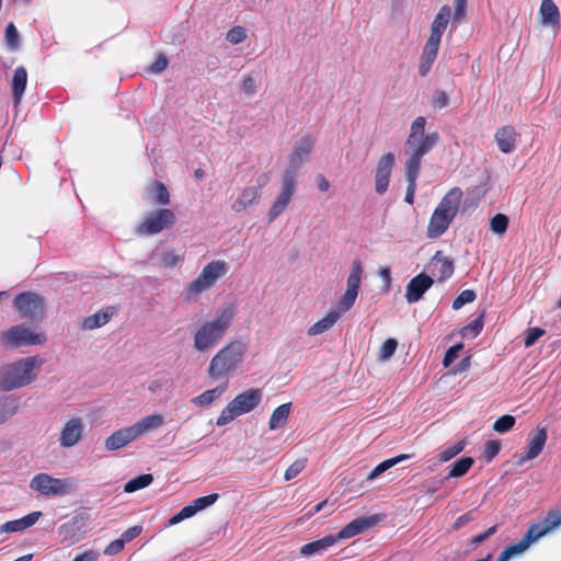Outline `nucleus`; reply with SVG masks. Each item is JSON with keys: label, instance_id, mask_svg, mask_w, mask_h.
<instances>
[{"label": "nucleus", "instance_id": "f257e3e1", "mask_svg": "<svg viewBox=\"0 0 561 561\" xmlns=\"http://www.w3.org/2000/svg\"><path fill=\"white\" fill-rule=\"evenodd\" d=\"M425 117L417 116L412 122L405 140V153L408 158L404 163V178L408 186L404 201L410 205L414 203L422 158L428 153L439 140V134L437 131L425 135Z\"/></svg>", "mask_w": 561, "mask_h": 561}, {"label": "nucleus", "instance_id": "f03ea898", "mask_svg": "<svg viewBox=\"0 0 561 561\" xmlns=\"http://www.w3.org/2000/svg\"><path fill=\"white\" fill-rule=\"evenodd\" d=\"M362 275V262L356 259L352 262L351 273L346 280V290L337 304L339 310L328 312L325 317L309 327V335H319L327 332L336 323L341 312H346L354 306L360 288Z\"/></svg>", "mask_w": 561, "mask_h": 561}, {"label": "nucleus", "instance_id": "7ed1b4c3", "mask_svg": "<svg viewBox=\"0 0 561 561\" xmlns=\"http://www.w3.org/2000/svg\"><path fill=\"white\" fill-rule=\"evenodd\" d=\"M236 313V306L230 304L215 319L204 322L194 334V348L198 352L213 348L229 330Z\"/></svg>", "mask_w": 561, "mask_h": 561}, {"label": "nucleus", "instance_id": "20e7f679", "mask_svg": "<svg viewBox=\"0 0 561 561\" xmlns=\"http://www.w3.org/2000/svg\"><path fill=\"white\" fill-rule=\"evenodd\" d=\"M462 197L463 193L459 187L450 188L443 196L430 218L426 228L428 239H437L448 230L459 211Z\"/></svg>", "mask_w": 561, "mask_h": 561}, {"label": "nucleus", "instance_id": "39448f33", "mask_svg": "<svg viewBox=\"0 0 561 561\" xmlns=\"http://www.w3.org/2000/svg\"><path fill=\"white\" fill-rule=\"evenodd\" d=\"M44 359L39 356H30L0 367V390L11 391L30 385L37 377L35 370Z\"/></svg>", "mask_w": 561, "mask_h": 561}, {"label": "nucleus", "instance_id": "423d86ee", "mask_svg": "<svg viewBox=\"0 0 561 561\" xmlns=\"http://www.w3.org/2000/svg\"><path fill=\"white\" fill-rule=\"evenodd\" d=\"M247 352L248 344L244 341H230L210 359L208 376L213 379L229 377L242 364Z\"/></svg>", "mask_w": 561, "mask_h": 561}, {"label": "nucleus", "instance_id": "0eeeda50", "mask_svg": "<svg viewBox=\"0 0 561 561\" xmlns=\"http://www.w3.org/2000/svg\"><path fill=\"white\" fill-rule=\"evenodd\" d=\"M228 272L225 261H211L202 270L201 274L192 280L183 291V297L188 302L198 300L201 294L209 290L217 280Z\"/></svg>", "mask_w": 561, "mask_h": 561}, {"label": "nucleus", "instance_id": "6e6552de", "mask_svg": "<svg viewBox=\"0 0 561 561\" xmlns=\"http://www.w3.org/2000/svg\"><path fill=\"white\" fill-rule=\"evenodd\" d=\"M262 400L260 389H248L232 399L220 412L216 421L217 426H224L232 422L239 415L253 411Z\"/></svg>", "mask_w": 561, "mask_h": 561}, {"label": "nucleus", "instance_id": "1a4fd4ad", "mask_svg": "<svg viewBox=\"0 0 561 561\" xmlns=\"http://www.w3.org/2000/svg\"><path fill=\"white\" fill-rule=\"evenodd\" d=\"M30 488L44 496H64L77 488L73 478H54L48 473H37L30 481Z\"/></svg>", "mask_w": 561, "mask_h": 561}, {"label": "nucleus", "instance_id": "9d476101", "mask_svg": "<svg viewBox=\"0 0 561 561\" xmlns=\"http://www.w3.org/2000/svg\"><path fill=\"white\" fill-rule=\"evenodd\" d=\"M47 341L44 333H36L24 324H16L0 333V344L8 348L42 345Z\"/></svg>", "mask_w": 561, "mask_h": 561}, {"label": "nucleus", "instance_id": "9b49d317", "mask_svg": "<svg viewBox=\"0 0 561 561\" xmlns=\"http://www.w3.org/2000/svg\"><path fill=\"white\" fill-rule=\"evenodd\" d=\"M296 171L293 169H286L282 174L280 192L267 214L270 222L274 221L285 211L296 193Z\"/></svg>", "mask_w": 561, "mask_h": 561}, {"label": "nucleus", "instance_id": "f8f14e48", "mask_svg": "<svg viewBox=\"0 0 561 561\" xmlns=\"http://www.w3.org/2000/svg\"><path fill=\"white\" fill-rule=\"evenodd\" d=\"M176 217L173 210L161 208L149 213L145 220L137 227L136 231L141 236L157 234L164 229H170L175 225Z\"/></svg>", "mask_w": 561, "mask_h": 561}, {"label": "nucleus", "instance_id": "ddd939ff", "mask_svg": "<svg viewBox=\"0 0 561 561\" xmlns=\"http://www.w3.org/2000/svg\"><path fill=\"white\" fill-rule=\"evenodd\" d=\"M268 172H261L255 179V185L244 187L238 198L232 203L231 209L234 213H241L248 207L259 203L262 190L270 183Z\"/></svg>", "mask_w": 561, "mask_h": 561}, {"label": "nucleus", "instance_id": "4468645a", "mask_svg": "<svg viewBox=\"0 0 561 561\" xmlns=\"http://www.w3.org/2000/svg\"><path fill=\"white\" fill-rule=\"evenodd\" d=\"M548 530L541 522L534 523L529 526L524 537L516 543L507 546L500 554L503 561L523 554L531 543L546 536Z\"/></svg>", "mask_w": 561, "mask_h": 561}, {"label": "nucleus", "instance_id": "2eb2a0df", "mask_svg": "<svg viewBox=\"0 0 561 561\" xmlns=\"http://www.w3.org/2000/svg\"><path fill=\"white\" fill-rule=\"evenodd\" d=\"M16 310L20 312L21 318L28 320H39L44 313L43 298L34 293H21L13 302Z\"/></svg>", "mask_w": 561, "mask_h": 561}, {"label": "nucleus", "instance_id": "dca6fc26", "mask_svg": "<svg viewBox=\"0 0 561 561\" xmlns=\"http://www.w3.org/2000/svg\"><path fill=\"white\" fill-rule=\"evenodd\" d=\"M89 517L85 513L75 515L69 522L64 523L58 528L61 542L67 546L75 545L83 539L88 531Z\"/></svg>", "mask_w": 561, "mask_h": 561}, {"label": "nucleus", "instance_id": "f3484780", "mask_svg": "<svg viewBox=\"0 0 561 561\" xmlns=\"http://www.w3.org/2000/svg\"><path fill=\"white\" fill-rule=\"evenodd\" d=\"M396 157L393 152H387L380 157L375 170V190L379 195L387 192L390 183Z\"/></svg>", "mask_w": 561, "mask_h": 561}, {"label": "nucleus", "instance_id": "a211bd4d", "mask_svg": "<svg viewBox=\"0 0 561 561\" xmlns=\"http://www.w3.org/2000/svg\"><path fill=\"white\" fill-rule=\"evenodd\" d=\"M547 437V430L545 427H538L530 432L527 437L526 451L519 455L518 463L523 465L538 457L546 445Z\"/></svg>", "mask_w": 561, "mask_h": 561}, {"label": "nucleus", "instance_id": "6ab92c4d", "mask_svg": "<svg viewBox=\"0 0 561 561\" xmlns=\"http://www.w3.org/2000/svg\"><path fill=\"white\" fill-rule=\"evenodd\" d=\"M84 424L80 417L68 420L60 431L59 445L70 448L77 445L83 437Z\"/></svg>", "mask_w": 561, "mask_h": 561}, {"label": "nucleus", "instance_id": "aec40b11", "mask_svg": "<svg viewBox=\"0 0 561 561\" xmlns=\"http://www.w3.org/2000/svg\"><path fill=\"white\" fill-rule=\"evenodd\" d=\"M434 280L425 273L414 276L407 285L405 299L409 304L417 302L432 287Z\"/></svg>", "mask_w": 561, "mask_h": 561}, {"label": "nucleus", "instance_id": "412c9836", "mask_svg": "<svg viewBox=\"0 0 561 561\" xmlns=\"http://www.w3.org/2000/svg\"><path fill=\"white\" fill-rule=\"evenodd\" d=\"M451 16V9L448 4H444L435 15L431 24V33L427 42L440 45L442 36L447 28Z\"/></svg>", "mask_w": 561, "mask_h": 561}, {"label": "nucleus", "instance_id": "4be33fe9", "mask_svg": "<svg viewBox=\"0 0 561 561\" xmlns=\"http://www.w3.org/2000/svg\"><path fill=\"white\" fill-rule=\"evenodd\" d=\"M313 145L314 139L310 135H305L297 140L289 156L290 165L288 169L296 171V169L301 165L306 157L311 152Z\"/></svg>", "mask_w": 561, "mask_h": 561}, {"label": "nucleus", "instance_id": "5701e85b", "mask_svg": "<svg viewBox=\"0 0 561 561\" xmlns=\"http://www.w3.org/2000/svg\"><path fill=\"white\" fill-rule=\"evenodd\" d=\"M376 524V518L374 516L370 517H358L353 519L351 523L345 525L337 534H335V538L337 542L343 539H350L356 535H359L373 527Z\"/></svg>", "mask_w": 561, "mask_h": 561}, {"label": "nucleus", "instance_id": "b1692460", "mask_svg": "<svg viewBox=\"0 0 561 561\" xmlns=\"http://www.w3.org/2000/svg\"><path fill=\"white\" fill-rule=\"evenodd\" d=\"M164 423L165 421L163 415H161L160 413H152L146 415L145 417L140 419L130 426L136 436V439H139L147 433L159 430L164 425Z\"/></svg>", "mask_w": 561, "mask_h": 561}, {"label": "nucleus", "instance_id": "393cba45", "mask_svg": "<svg viewBox=\"0 0 561 561\" xmlns=\"http://www.w3.org/2000/svg\"><path fill=\"white\" fill-rule=\"evenodd\" d=\"M137 440L131 426L122 427L113 432L105 440L104 448L108 451L118 450Z\"/></svg>", "mask_w": 561, "mask_h": 561}, {"label": "nucleus", "instance_id": "a878e982", "mask_svg": "<svg viewBox=\"0 0 561 561\" xmlns=\"http://www.w3.org/2000/svg\"><path fill=\"white\" fill-rule=\"evenodd\" d=\"M495 141L501 152L511 153L516 147L517 133L511 125L499 128L494 135Z\"/></svg>", "mask_w": 561, "mask_h": 561}, {"label": "nucleus", "instance_id": "bb28decb", "mask_svg": "<svg viewBox=\"0 0 561 561\" xmlns=\"http://www.w3.org/2000/svg\"><path fill=\"white\" fill-rule=\"evenodd\" d=\"M540 23L545 26L559 28L560 12L553 0H542L539 8Z\"/></svg>", "mask_w": 561, "mask_h": 561}, {"label": "nucleus", "instance_id": "cd10ccee", "mask_svg": "<svg viewBox=\"0 0 561 561\" xmlns=\"http://www.w3.org/2000/svg\"><path fill=\"white\" fill-rule=\"evenodd\" d=\"M42 516L41 512H32L22 518L9 520L0 526V533L23 531L32 527Z\"/></svg>", "mask_w": 561, "mask_h": 561}, {"label": "nucleus", "instance_id": "c85d7f7f", "mask_svg": "<svg viewBox=\"0 0 561 561\" xmlns=\"http://www.w3.org/2000/svg\"><path fill=\"white\" fill-rule=\"evenodd\" d=\"M115 313V308L106 307L96 311L94 314L83 319L81 323L82 330H94L105 325Z\"/></svg>", "mask_w": 561, "mask_h": 561}, {"label": "nucleus", "instance_id": "c756f323", "mask_svg": "<svg viewBox=\"0 0 561 561\" xmlns=\"http://www.w3.org/2000/svg\"><path fill=\"white\" fill-rule=\"evenodd\" d=\"M439 46L433 43H430L426 41L422 55L420 57L419 62V73L422 77H426L432 68V65L434 64L437 54H438Z\"/></svg>", "mask_w": 561, "mask_h": 561}, {"label": "nucleus", "instance_id": "7c9ffc66", "mask_svg": "<svg viewBox=\"0 0 561 561\" xmlns=\"http://www.w3.org/2000/svg\"><path fill=\"white\" fill-rule=\"evenodd\" d=\"M337 543V540L333 534L327 535L318 540L308 542L300 548L302 556L319 554L329 549L330 547Z\"/></svg>", "mask_w": 561, "mask_h": 561}, {"label": "nucleus", "instance_id": "2f4dec72", "mask_svg": "<svg viewBox=\"0 0 561 561\" xmlns=\"http://www.w3.org/2000/svg\"><path fill=\"white\" fill-rule=\"evenodd\" d=\"M27 83V71L25 67L19 66L15 68L12 78V98L14 104H19L23 96Z\"/></svg>", "mask_w": 561, "mask_h": 561}, {"label": "nucleus", "instance_id": "473e14b6", "mask_svg": "<svg viewBox=\"0 0 561 561\" xmlns=\"http://www.w3.org/2000/svg\"><path fill=\"white\" fill-rule=\"evenodd\" d=\"M291 410V402L283 403L279 407H277L268 421V427L272 431L283 428L288 420V416L290 414Z\"/></svg>", "mask_w": 561, "mask_h": 561}, {"label": "nucleus", "instance_id": "72a5a7b5", "mask_svg": "<svg viewBox=\"0 0 561 561\" xmlns=\"http://www.w3.org/2000/svg\"><path fill=\"white\" fill-rule=\"evenodd\" d=\"M433 265L438 271V280L444 282L449 278L454 273V262L447 256H443L440 251H437L432 259Z\"/></svg>", "mask_w": 561, "mask_h": 561}, {"label": "nucleus", "instance_id": "f704fd0d", "mask_svg": "<svg viewBox=\"0 0 561 561\" xmlns=\"http://www.w3.org/2000/svg\"><path fill=\"white\" fill-rule=\"evenodd\" d=\"M228 388V381H225L224 383L204 391L199 396L193 398L192 402L196 407H207L210 403H213L215 400H217Z\"/></svg>", "mask_w": 561, "mask_h": 561}, {"label": "nucleus", "instance_id": "c9c22d12", "mask_svg": "<svg viewBox=\"0 0 561 561\" xmlns=\"http://www.w3.org/2000/svg\"><path fill=\"white\" fill-rule=\"evenodd\" d=\"M473 463V458L469 456L457 459L449 466L448 478H460L465 476Z\"/></svg>", "mask_w": 561, "mask_h": 561}, {"label": "nucleus", "instance_id": "e433bc0d", "mask_svg": "<svg viewBox=\"0 0 561 561\" xmlns=\"http://www.w3.org/2000/svg\"><path fill=\"white\" fill-rule=\"evenodd\" d=\"M410 456L409 455H399L397 457H393V458H390V459H386L383 460L382 462H380L379 465H377L367 476V480H373V479H376L378 476H380L381 473H383L385 471H387L388 469L392 468L393 466H396L397 463L401 462L402 460H405L408 459Z\"/></svg>", "mask_w": 561, "mask_h": 561}, {"label": "nucleus", "instance_id": "4c0bfd02", "mask_svg": "<svg viewBox=\"0 0 561 561\" xmlns=\"http://www.w3.org/2000/svg\"><path fill=\"white\" fill-rule=\"evenodd\" d=\"M152 481H153V477L151 473H145V474L137 476L136 478L129 480L124 485V492L134 493L138 490L147 488L148 485H150L152 483Z\"/></svg>", "mask_w": 561, "mask_h": 561}, {"label": "nucleus", "instance_id": "58836bf2", "mask_svg": "<svg viewBox=\"0 0 561 561\" xmlns=\"http://www.w3.org/2000/svg\"><path fill=\"white\" fill-rule=\"evenodd\" d=\"M150 193L153 194V202L158 205H169L170 204V194L165 187V185L160 181H154L150 185Z\"/></svg>", "mask_w": 561, "mask_h": 561}, {"label": "nucleus", "instance_id": "ea45409f", "mask_svg": "<svg viewBox=\"0 0 561 561\" xmlns=\"http://www.w3.org/2000/svg\"><path fill=\"white\" fill-rule=\"evenodd\" d=\"M19 405L15 399L11 397L0 400V424L8 421L18 412Z\"/></svg>", "mask_w": 561, "mask_h": 561}, {"label": "nucleus", "instance_id": "a19ab883", "mask_svg": "<svg viewBox=\"0 0 561 561\" xmlns=\"http://www.w3.org/2000/svg\"><path fill=\"white\" fill-rule=\"evenodd\" d=\"M466 445H467L466 440H460V442L456 443L455 445L443 449L437 455L438 461H440V462L449 461L450 459L456 457L458 454H460L465 449Z\"/></svg>", "mask_w": 561, "mask_h": 561}, {"label": "nucleus", "instance_id": "79ce46f5", "mask_svg": "<svg viewBox=\"0 0 561 561\" xmlns=\"http://www.w3.org/2000/svg\"><path fill=\"white\" fill-rule=\"evenodd\" d=\"M508 217L504 214H496L490 220V229L499 236H502L506 232L508 227Z\"/></svg>", "mask_w": 561, "mask_h": 561}, {"label": "nucleus", "instance_id": "37998d69", "mask_svg": "<svg viewBox=\"0 0 561 561\" xmlns=\"http://www.w3.org/2000/svg\"><path fill=\"white\" fill-rule=\"evenodd\" d=\"M540 522L543 524L548 533L552 531L561 525V510H549L546 517Z\"/></svg>", "mask_w": 561, "mask_h": 561}, {"label": "nucleus", "instance_id": "c03bdc74", "mask_svg": "<svg viewBox=\"0 0 561 561\" xmlns=\"http://www.w3.org/2000/svg\"><path fill=\"white\" fill-rule=\"evenodd\" d=\"M515 417L510 415V414H505V415H502L500 416L494 423H493V430L500 434H503V433H506L508 432L510 430L513 428V426L515 425Z\"/></svg>", "mask_w": 561, "mask_h": 561}, {"label": "nucleus", "instance_id": "a18cd8bd", "mask_svg": "<svg viewBox=\"0 0 561 561\" xmlns=\"http://www.w3.org/2000/svg\"><path fill=\"white\" fill-rule=\"evenodd\" d=\"M477 295L472 289L462 290L453 301V309L459 310L465 305L474 301Z\"/></svg>", "mask_w": 561, "mask_h": 561}, {"label": "nucleus", "instance_id": "49530a36", "mask_svg": "<svg viewBox=\"0 0 561 561\" xmlns=\"http://www.w3.org/2000/svg\"><path fill=\"white\" fill-rule=\"evenodd\" d=\"M397 346H398V342L396 339L393 337H389L387 339L380 350H379V359L380 360H387L389 359L396 352L397 350Z\"/></svg>", "mask_w": 561, "mask_h": 561}, {"label": "nucleus", "instance_id": "de8ad7c7", "mask_svg": "<svg viewBox=\"0 0 561 561\" xmlns=\"http://www.w3.org/2000/svg\"><path fill=\"white\" fill-rule=\"evenodd\" d=\"M307 459H297L295 460L285 471L284 479L286 481H290L296 478L305 468H306Z\"/></svg>", "mask_w": 561, "mask_h": 561}, {"label": "nucleus", "instance_id": "09e8293b", "mask_svg": "<svg viewBox=\"0 0 561 561\" xmlns=\"http://www.w3.org/2000/svg\"><path fill=\"white\" fill-rule=\"evenodd\" d=\"M226 38L230 44H240L247 38L245 28L242 26H233L228 31Z\"/></svg>", "mask_w": 561, "mask_h": 561}, {"label": "nucleus", "instance_id": "8fccbe9b", "mask_svg": "<svg viewBox=\"0 0 561 561\" xmlns=\"http://www.w3.org/2000/svg\"><path fill=\"white\" fill-rule=\"evenodd\" d=\"M184 259V253L182 254H175L174 252H164L161 257L162 265L164 267H174L182 263Z\"/></svg>", "mask_w": 561, "mask_h": 561}, {"label": "nucleus", "instance_id": "3c124183", "mask_svg": "<svg viewBox=\"0 0 561 561\" xmlns=\"http://www.w3.org/2000/svg\"><path fill=\"white\" fill-rule=\"evenodd\" d=\"M219 497L218 493H211L206 496L197 497L193 501L194 506L196 507V511L199 512L210 505H213Z\"/></svg>", "mask_w": 561, "mask_h": 561}, {"label": "nucleus", "instance_id": "603ef678", "mask_svg": "<svg viewBox=\"0 0 561 561\" xmlns=\"http://www.w3.org/2000/svg\"><path fill=\"white\" fill-rule=\"evenodd\" d=\"M5 39H7V44L11 48H16L18 47V45H19V33H18V30L14 26L13 23H9L7 28H5Z\"/></svg>", "mask_w": 561, "mask_h": 561}, {"label": "nucleus", "instance_id": "864d4df0", "mask_svg": "<svg viewBox=\"0 0 561 561\" xmlns=\"http://www.w3.org/2000/svg\"><path fill=\"white\" fill-rule=\"evenodd\" d=\"M543 334H545V330L541 328L536 327V328L528 329L526 332V335H525V340H524L525 346L529 347V346L534 345L535 342L539 337H541Z\"/></svg>", "mask_w": 561, "mask_h": 561}, {"label": "nucleus", "instance_id": "5fc2aeb1", "mask_svg": "<svg viewBox=\"0 0 561 561\" xmlns=\"http://www.w3.org/2000/svg\"><path fill=\"white\" fill-rule=\"evenodd\" d=\"M483 314L478 319H474L471 323L463 328V335L470 333L472 337H476L483 329Z\"/></svg>", "mask_w": 561, "mask_h": 561}, {"label": "nucleus", "instance_id": "6e6d98bb", "mask_svg": "<svg viewBox=\"0 0 561 561\" xmlns=\"http://www.w3.org/2000/svg\"><path fill=\"white\" fill-rule=\"evenodd\" d=\"M448 95L445 91L436 90L433 94L432 105L434 108H444L448 105Z\"/></svg>", "mask_w": 561, "mask_h": 561}, {"label": "nucleus", "instance_id": "4d7b16f0", "mask_svg": "<svg viewBox=\"0 0 561 561\" xmlns=\"http://www.w3.org/2000/svg\"><path fill=\"white\" fill-rule=\"evenodd\" d=\"M125 547V542L122 538L115 539L111 541L104 549V554L106 556H116L123 551Z\"/></svg>", "mask_w": 561, "mask_h": 561}, {"label": "nucleus", "instance_id": "13d9d810", "mask_svg": "<svg viewBox=\"0 0 561 561\" xmlns=\"http://www.w3.org/2000/svg\"><path fill=\"white\" fill-rule=\"evenodd\" d=\"M462 348V344H456L447 350L443 358V365L448 367L458 356V352Z\"/></svg>", "mask_w": 561, "mask_h": 561}, {"label": "nucleus", "instance_id": "bf43d9fd", "mask_svg": "<svg viewBox=\"0 0 561 561\" xmlns=\"http://www.w3.org/2000/svg\"><path fill=\"white\" fill-rule=\"evenodd\" d=\"M242 91L248 95H253L257 91V85L251 75L243 76Z\"/></svg>", "mask_w": 561, "mask_h": 561}, {"label": "nucleus", "instance_id": "052dcab7", "mask_svg": "<svg viewBox=\"0 0 561 561\" xmlns=\"http://www.w3.org/2000/svg\"><path fill=\"white\" fill-rule=\"evenodd\" d=\"M141 533H142V526L135 525V526L129 527L128 529H126L122 534L121 538L126 543V542H129V541L134 540L135 538H137Z\"/></svg>", "mask_w": 561, "mask_h": 561}, {"label": "nucleus", "instance_id": "680f3d73", "mask_svg": "<svg viewBox=\"0 0 561 561\" xmlns=\"http://www.w3.org/2000/svg\"><path fill=\"white\" fill-rule=\"evenodd\" d=\"M168 67V59L163 54H160L154 62L150 66V71L153 73H161Z\"/></svg>", "mask_w": 561, "mask_h": 561}, {"label": "nucleus", "instance_id": "e2e57ef3", "mask_svg": "<svg viewBox=\"0 0 561 561\" xmlns=\"http://www.w3.org/2000/svg\"><path fill=\"white\" fill-rule=\"evenodd\" d=\"M474 519V511H469L462 515H460L455 523L453 524V529L458 530L468 523L472 522Z\"/></svg>", "mask_w": 561, "mask_h": 561}, {"label": "nucleus", "instance_id": "0e129e2a", "mask_svg": "<svg viewBox=\"0 0 561 561\" xmlns=\"http://www.w3.org/2000/svg\"><path fill=\"white\" fill-rule=\"evenodd\" d=\"M496 529H497V526L494 525L492 527H490L489 529H486L485 531L481 533V534H478L477 536H473L471 538V542L474 543V545H479L481 542H483L484 540H486L489 537H491L493 534L496 533Z\"/></svg>", "mask_w": 561, "mask_h": 561}, {"label": "nucleus", "instance_id": "69168bd1", "mask_svg": "<svg viewBox=\"0 0 561 561\" xmlns=\"http://www.w3.org/2000/svg\"><path fill=\"white\" fill-rule=\"evenodd\" d=\"M455 12L454 20H461L466 14L467 0H454Z\"/></svg>", "mask_w": 561, "mask_h": 561}, {"label": "nucleus", "instance_id": "338daca9", "mask_svg": "<svg viewBox=\"0 0 561 561\" xmlns=\"http://www.w3.org/2000/svg\"><path fill=\"white\" fill-rule=\"evenodd\" d=\"M501 445L496 440H489L485 444V453L489 458H493L496 456L500 451Z\"/></svg>", "mask_w": 561, "mask_h": 561}, {"label": "nucleus", "instance_id": "774afa93", "mask_svg": "<svg viewBox=\"0 0 561 561\" xmlns=\"http://www.w3.org/2000/svg\"><path fill=\"white\" fill-rule=\"evenodd\" d=\"M72 561H96V554L94 551L89 550L77 556Z\"/></svg>", "mask_w": 561, "mask_h": 561}]
</instances>
